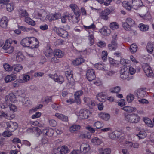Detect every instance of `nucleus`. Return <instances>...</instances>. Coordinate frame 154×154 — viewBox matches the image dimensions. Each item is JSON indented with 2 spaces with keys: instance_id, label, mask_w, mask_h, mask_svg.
<instances>
[{
  "instance_id": "f257e3e1",
  "label": "nucleus",
  "mask_w": 154,
  "mask_h": 154,
  "mask_svg": "<svg viewBox=\"0 0 154 154\" xmlns=\"http://www.w3.org/2000/svg\"><path fill=\"white\" fill-rule=\"evenodd\" d=\"M39 44L37 39L33 37L26 38L21 42V44L23 46L32 48H38L39 46Z\"/></svg>"
},
{
  "instance_id": "f03ea898",
  "label": "nucleus",
  "mask_w": 154,
  "mask_h": 154,
  "mask_svg": "<svg viewBox=\"0 0 154 154\" xmlns=\"http://www.w3.org/2000/svg\"><path fill=\"white\" fill-rule=\"evenodd\" d=\"M125 120L127 122L131 124H137L140 121V116L137 113L125 114L124 117Z\"/></svg>"
},
{
  "instance_id": "7ed1b4c3",
  "label": "nucleus",
  "mask_w": 154,
  "mask_h": 154,
  "mask_svg": "<svg viewBox=\"0 0 154 154\" xmlns=\"http://www.w3.org/2000/svg\"><path fill=\"white\" fill-rule=\"evenodd\" d=\"M134 23L135 22L134 20L130 17H128L126 19L125 22L122 23V26L125 30L130 31Z\"/></svg>"
},
{
  "instance_id": "20e7f679",
  "label": "nucleus",
  "mask_w": 154,
  "mask_h": 154,
  "mask_svg": "<svg viewBox=\"0 0 154 154\" xmlns=\"http://www.w3.org/2000/svg\"><path fill=\"white\" fill-rule=\"evenodd\" d=\"M146 90V88H139L135 91L134 94L138 98L144 97L147 96Z\"/></svg>"
},
{
  "instance_id": "39448f33",
  "label": "nucleus",
  "mask_w": 154,
  "mask_h": 154,
  "mask_svg": "<svg viewBox=\"0 0 154 154\" xmlns=\"http://www.w3.org/2000/svg\"><path fill=\"white\" fill-rule=\"evenodd\" d=\"M143 70L146 75L149 77H152L154 75L152 70L150 66L147 64H144L143 66Z\"/></svg>"
},
{
  "instance_id": "423d86ee",
  "label": "nucleus",
  "mask_w": 154,
  "mask_h": 154,
  "mask_svg": "<svg viewBox=\"0 0 154 154\" xmlns=\"http://www.w3.org/2000/svg\"><path fill=\"white\" fill-rule=\"evenodd\" d=\"M91 114L89 111L86 109H81L79 112V117L81 119H87Z\"/></svg>"
},
{
  "instance_id": "0eeeda50",
  "label": "nucleus",
  "mask_w": 154,
  "mask_h": 154,
  "mask_svg": "<svg viewBox=\"0 0 154 154\" xmlns=\"http://www.w3.org/2000/svg\"><path fill=\"white\" fill-rule=\"evenodd\" d=\"M6 104H10L11 103H14L16 100L15 95L13 93H10L5 97Z\"/></svg>"
},
{
  "instance_id": "6e6552de",
  "label": "nucleus",
  "mask_w": 154,
  "mask_h": 154,
  "mask_svg": "<svg viewBox=\"0 0 154 154\" xmlns=\"http://www.w3.org/2000/svg\"><path fill=\"white\" fill-rule=\"evenodd\" d=\"M48 76L50 78L53 79L55 82L60 84H62L64 82V78L61 76H58L56 74H55L54 75L50 74L48 75Z\"/></svg>"
},
{
  "instance_id": "1a4fd4ad",
  "label": "nucleus",
  "mask_w": 154,
  "mask_h": 154,
  "mask_svg": "<svg viewBox=\"0 0 154 154\" xmlns=\"http://www.w3.org/2000/svg\"><path fill=\"white\" fill-rule=\"evenodd\" d=\"M86 76L89 81H91L95 78V71L91 69H88L86 72Z\"/></svg>"
},
{
  "instance_id": "9d476101",
  "label": "nucleus",
  "mask_w": 154,
  "mask_h": 154,
  "mask_svg": "<svg viewBox=\"0 0 154 154\" xmlns=\"http://www.w3.org/2000/svg\"><path fill=\"white\" fill-rule=\"evenodd\" d=\"M132 8L137 10L140 7L143 6L141 0H132L131 1Z\"/></svg>"
},
{
  "instance_id": "9b49d317",
  "label": "nucleus",
  "mask_w": 154,
  "mask_h": 154,
  "mask_svg": "<svg viewBox=\"0 0 154 154\" xmlns=\"http://www.w3.org/2000/svg\"><path fill=\"white\" fill-rule=\"evenodd\" d=\"M6 129L13 132L17 128L18 125L16 122L10 121L6 123Z\"/></svg>"
},
{
  "instance_id": "f8f14e48",
  "label": "nucleus",
  "mask_w": 154,
  "mask_h": 154,
  "mask_svg": "<svg viewBox=\"0 0 154 154\" xmlns=\"http://www.w3.org/2000/svg\"><path fill=\"white\" fill-rule=\"evenodd\" d=\"M110 13L111 11L110 9H105L102 11L100 13V17L101 19L106 20L109 18L108 15L110 14Z\"/></svg>"
},
{
  "instance_id": "ddd939ff",
  "label": "nucleus",
  "mask_w": 154,
  "mask_h": 154,
  "mask_svg": "<svg viewBox=\"0 0 154 154\" xmlns=\"http://www.w3.org/2000/svg\"><path fill=\"white\" fill-rule=\"evenodd\" d=\"M60 17H61V14H49L47 15L45 19L46 20L51 21L52 20H55L60 18Z\"/></svg>"
},
{
  "instance_id": "4468645a",
  "label": "nucleus",
  "mask_w": 154,
  "mask_h": 154,
  "mask_svg": "<svg viewBox=\"0 0 154 154\" xmlns=\"http://www.w3.org/2000/svg\"><path fill=\"white\" fill-rule=\"evenodd\" d=\"M56 31L57 34L63 38L67 37L68 34L67 32L61 28H56Z\"/></svg>"
},
{
  "instance_id": "2eb2a0df",
  "label": "nucleus",
  "mask_w": 154,
  "mask_h": 154,
  "mask_svg": "<svg viewBox=\"0 0 154 154\" xmlns=\"http://www.w3.org/2000/svg\"><path fill=\"white\" fill-rule=\"evenodd\" d=\"M90 149V147L88 144L84 143H82L80 146V151L83 153H86Z\"/></svg>"
},
{
  "instance_id": "dca6fc26",
  "label": "nucleus",
  "mask_w": 154,
  "mask_h": 154,
  "mask_svg": "<svg viewBox=\"0 0 154 154\" xmlns=\"http://www.w3.org/2000/svg\"><path fill=\"white\" fill-rule=\"evenodd\" d=\"M45 11L43 9L41 10L40 12L35 11L33 14V17L35 18H41V17L43 18L46 14Z\"/></svg>"
},
{
  "instance_id": "f3484780",
  "label": "nucleus",
  "mask_w": 154,
  "mask_h": 154,
  "mask_svg": "<svg viewBox=\"0 0 154 154\" xmlns=\"http://www.w3.org/2000/svg\"><path fill=\"white\" fill-rule=\"evenodd\" d=\"M129 72L126 68L122 69L120 72V77L123 79H127L128 76Z\"/></svg>"
},
{
  "instance_id": "a211bd4d",
  "label": "nucleus",
  "mask_w": 154,
  "mask_h": 154,
  "mask_svg": "<svg viewBox=\"0 0 154 154\" xmlns=\"http://www.w3.org/2000/svg\"><path fill=\"white\" fill-rule=\"evenodd\" d=\"M116 35L115 38H116ZM108 46L109 49L110 51H115L116 50L117 48V44L115 38L112 40L111 43L109 44Z\"/></svg>"
},
{
  "instance_id": "6ab92c4d",
  "label": "nucleus",
  "mask_w": 154,
  "mask_h": 154,
  "mask_svg": "<svg viewBox=\"0 0 154 154\" xmlns=\"http://www.w3.org/2000/svg\"><path fill=\"white\" fill-rule=\"evenodd\" d=\"M82 94L83 92L81 90L77 91L74 94L75 101L77 104H80L81 103L80 97Z\"/></svg>"
},
{
  "instance_id": "aec40b11",
  "label": "nucleus",
  "mask_w": 154,
  "mask_h": 154,
  "mask_svg": "<svg viewBox=\"0 0 154 154\" xmlns=\"http://www.w3.org/2000/svg\"><path fill=\"white\" fill-rule=\"evenodd\" d=\"M16 56V61L17 62H20L22 61L24 59V56L21 52L18 51L15 52Z\"/></svg>"
},
{
  "instance_id": "412c9836",
  "label": "nucleus",
  "mask_w": 154,
  "mask_h": 154,
  "mask_svg": "<svg viewBox=\"0 0 154 154\" xmlns=\"http://www.w3.org/2000/svg\"><path fill=\"white\" fill-rule=\"evenodd\" d=\"M8 24V20L6 17H3L0 20V26L2 28H6Z\"/></svg>"
},
{
  "instance_id": "4be33fe9",
  "label": "nucleus",
  "mask_w": 154,
  "mask_h": 154,
  "mask_svg": "<svg viewBox=\"0 0 154 154\" xmlns=\"http://www.w3.org/2000/svg\"><path fill=\"white\" fill-rule=\"evenodd\" d=\"M44 52L46 56L48 57L52 56L53 54V51L49 46L47 47L44 49Z\"/></svg>"
},
{
  "instance_id": "5701e85b",
  "label": "nucleus",
  "mask_w": 154,
  "mask_h": 154,
  "mask_svg": "<svg viewBox=\"0 0 154 154\" xmlns=\"http://www.w3.org/2000/svg\"><path fill=\"white\" fill-rule=\"evenodd\" d=\"M17 78L16 76L13 74L7 75L5 78V81L6 83H8L15 80Z\"/></svg>"
},
{
  "instance_id": "b1692460",
  "label": "nucleus",
  "mask_w": 154,
  "mask_h": 154,
  "mask_svg": "<svg viewBox=\"0 0 154 154\" xmlns=\"http://www.w3.org/2000/svg\"><path fill=\"white\" fill-rule=\"evenodd\" d=\"M69 7L73 11L74 14H76L78 16L79 15L80 12L79 9L76 5L75 4H72L70 5Z\"/></svg>"
},
{
  "instance_id": "393cba45",
  "label": "nucleus",
  "mask_w": 154,
  "mask_h": 154,
  "mask_svg": "<svg viewBox=\"0 0 154 154\" xmlns=\"http://www.w3.org/2000/svg\"><path fill=\"white\" fill-rule=\"evenodd\" d=\"M122 109L128 113H132L136 111V107L131 106H125L122 108Z\"/></svg>"
},
{
  "instance_id": "a878e982",
  "label": "nucleus",
  "mask_w": 154,
  "mask_h": 154,
  "mask_svg": "<svg viewBox=\"0 0 154 154\" xmlns=\"http://www.w3.org/2000/svg\"><path fill=\"white\" fill-rule=\"evenodd\" d=\"M37 48H30V49L28 52L26 53V56L30 57H34L36 55V51Z\"/></svg>"
},
{
  "instance_id": "bb28decb",
  "label": "nucleus",
  "mask_w": 154,
  "mask_h": 154,
  "mask_svg": "<svg viewBox=\"0 0 154 154\" xmlns=\"http://www.w3.org/2000/svg\"><path fill=\"white\" fill-rule=\"evenodd\" d=\"M2 117H4L8 119L11 120L14 117V115L13 112H12V114L10 115V114H5L4 112H2L1 114L0 115V118H2Z\"/></svg>"
},
{
  "instance_id": "cd10ccee",
  "label": "nucleus",
  "mask_w": 154,
  "mask_h": 154,
  "mask_svg": "<svg viewBox=\"0 0 154 154\" xmlns=\"http://www.w3.org/2000/svg\"><path fill=\"white\" fill-rule=\"evenodd\" d=\"M75 16H72L69 15V20H71L73 23H77L79 20V16L80 13H79V15H77L76 14H75Z\"/></svg>"
},
{
  "instance_id": "c85d7f7f",
  "label": "nucleus",
  "mask_w": 154,
  "mask_h": 154,
  "mask_svg": "<svg viewBox=\"0 0 154 154\" xmlns=\"http://www.w3.org/2000/svg\"><path fill=\"white\" fill-rule=\"evenodd\" d=\"M84 61V60L82 58L78 57L73 60L72 63L74 66L79 65Z\"/></svg>"
},
{
  "instance_id": "c756f323",
  "label": "nucleus",
  "mask_w": 154,
  "mask_h": 154,
  "mask_svg": "<svg viewBox=\"0 0 154 154\" xmlns=\"http://www.w3.org/2000/svg\"><path fill=\"white\" fill-rule=\"evenodd\" d=\"M55 116L62 121L66 122L68 120L67 117L62 114L57 113L55 114Z\"/></svg>"
},
{
  "instance_id": "7c9ffc66",
  "label": "nucleus",
  "mask_w": 154,
  "mask_h": 154,
  "mask_svg": "<svg viewBox=\"0 0 154 154\" xmlns=\"http://www.w3.org/2000/svg\"><path fill=\"white\" fill-rule=\"evenodd\" d=\"M100 118L105 121H108L110 118V115L108 113L104 112H100L99 114Z\"/></svg>"
},
{
  "instance_id": "2f4dec72",
  "label": "nucleus",
  "mask_w": 154,
  "mask_h": 154,
  "mask_svg": "<svg viewBox=\"0 0 154 154\" xmlns=\"http://www.w3.org/2000/svg\"><path fill=\"white\" fill-rule=\"evenodd\" d=\"M19 100L22 101L23 105L25 106H29L31 104L30 101L28 97H25L22 99H19Z\"/></svg>"
},
{
  "instance_id": "473e14b6",
  "label": "nucleus",
  "mask_w": 154,
  "mask_h": 154,
  "mask_svg": "<svg viewBox=\"0 0 154 154\" xmlns=\"http://www.w3.org/2000/svg\"><path fill=\"white\" fill-rule=\"evenodd\" d=\"M100 32L103 35L108 36L110 34L111 32L109 29L106 27H103L101 29Z\"/></svg>"
},
{
  "instance_id": "72a5a7b5",
  "label": "nucleus",
  "mask_w": 154,
  "mask_h": 154,
  "mask_svg": "<svg viewBox=\"0 0 154 154\" xmlns=\"http://www.w3.org/2000/svg\"><path fill=\"white\" fill-rule=\"evenodd\" d=\"M120 134V132L118 131H115L110 133L109 137L111 139H114L118 137Z\"/></svg>"
},
{
  "instance_id": "f704fd0d",
  "label": "nucleus",
  "mask_w": 154,
  "mask_h": 154,
  "mask_svg": "<svg viewBox=\"0 0 154 154\" xmlns=\"http://www.w3.org/2000/svg\"><path fill=\"white\" fill-rule=\"evenodd\" d=\"M22 69L23 67L20 64H16L12 66V70L13 69L16 73L19 72Z\"/></svg>"
},
{
  "instance_id": "c9c22d12",
  "label": "nucleus",
  "mask_w": 154,
  "mask_h": 154,
  "mask_svg": "<svg viewBox=\"0 0 154 154\" xmlns=\"http://www.w3.org/2000/svg\"><path fill=\"white\" fill-rule=\"evenodd\" d=\"M88 33L89 35L88 36V38L89 40V43L90 45H92L94 42L93 32L92 31L89 30L88 31Z\"/></svg>"
},
{
  "instance_id": "e433bc0d",
  "label": "nucleus",
  "mask_w": 154,
  "mask_h": 154,
  "mask_svg": "<svg viewBox=\"0 0 154 154\" xmlns=\"http://www.w3.org/2000/svg\"><path fill=\"white\" fill-rule=\"evenodd\" d=\"M143 121L149 127H152L153 126V123L151 120L148 118L145 117L143 118Z\"/></svg>"
},
{
  "instance_id": "4c0bfd02",
  "label": "nucleus",
  "mask_w": 154,
  "mask_h": 154,
  "mask_svg": "<svg viewBox=\"0 0 154 154\" xmlns=\"http://www.w3.org/2000/svg\"><path fill=\"white\" fill-rule=\"evenodd\" d=\"M54 55L58 58H61L64 55V53L59 49L55 50L54 51Z\"/></svg>"
},
{
  "instance_id": "58836bf2",
  "label": "nucleus",
  "mask_w": 154,
  "mask_h": 154,
  "mask_svg": "<svg viewBox=\"0 0 154 154\" xmlns=\"http://www.w3.org/2000/svg\"><path fill=\"white\" fill-rule=\"evenodd\" d=\"M138 27L140 31L143 32L147 31L149 29V26L148 25L143 23L139 24Z\"/></svg>"
},
{
  "instance_id": "ea45409f",
  "label": "nucleus",
  "mask_w": 154,
  "mask_h": 154,
  "mask_svg": "<svg viewBox=\"0 0 154 154\" xmlns=\"http://www.w3.org/2000/svg\"><path fill=\"white\" fill-rule=\"evenodd\" d=\"M54 132V130L51 128H50L47 131L46 130H44L43 133L45 135L48 136H51L53 134Z\"/></svg>"
},
{
  "instance_id": "a19ab883",
  "label": "nucleus",
  "mask_w": 154,
  "mask_h": 154,
  "mask_svg": "<svg viewBox=\"0 0 154 154\" xmlns=\"http://www.w3.org/2000/svg\"><path fill=\"white\" fill-rule=\"evenodd\" d=\"M25 21L32 26H34L35 25V22L29 17H26L25 19Z\"/></svg>"
},
{
  "instance_id": "79ce46f5",
  "label": "nucleus",
  "mask_w": 154,
  "mask_h": 154,
  "mask_svg": "<svg viewBox=\"0 0 154 154\" xmlns=\"http://www.w3.org/2000/svg\"><path fill=\"white\" fill-rule=\"evenodd\" d=\"M153 45L152 43L149 42L146 46L147 51L149 53H152L153 50Z\"/></svg>"
},
{
  "instance_id": "37998d69",
  "label": "nucleus",
  "mask_w": 154,
  "mask_h": 154,
  "mask_svg": "<svg viewBox=\"0 0 154 154\" xmlns=\"http://www.w3.org/2000/svg\"><path fill=\"white\" fill-rule=\"evenodd\" d=\"M136 136L139 139H143L145 138L146 136V132L144 131H140Z\"/></svg>"
},
{
  "instance_id": "c03bdc74",
  "label": "nucleus",
  "mask_w": 154,
  "mask_h": 154,
  "mask_svg": "<svg viewBox=\"0 0 154 154\" xmlns=\"http://www.w3.org/2000/svg\"><path fill=\"white\" fill-rule=\"evenodd\" d=\"M91 134L87 132H85L80 135V137L82 138H87L90 139L91 137Z\"/></svg>"
},
{
  "instance_id": "a18cd8bd",
  "label": "nucleus",
  "mask_w": 154,
  "mask_h": 154,
  "mask_svg": "<svg viewBox=\"0 0 154 154\" xmlns=\"http://www.w3.org/2000/svg\"><path fill=\"white\" fill-rule=\"evenodd\" d=\"M122 5L123 6L128 10H130L132 8V4L131 5L129 2L125 1L122 3Z\"/></svg>"
},
{
  "instance_id": "49530a36",
  "label": "nucleus",
  "mask_w": 154,
  "mask_h": 154,
  "mask_svg": "<svg viewBox=\"0 0 154 154\" xmlns=\"http://www.w3.org/2000/svg\"><path fill=\"white\" fill-rule=\"evenodd\" d=\"M61 150V154H66L69 151V149L68 147L66 146H63L60 147Z\"/></svg>"
},
{
  "instance_id": "de8ad7c7",
  "label": "nucleus",
  "mask_w": 154,
  "mask_h": 154,
  "mask_svg": "<svg viewBox=\"0 0 154 154\" xmlns=\"http://www.w3.org/2000/svg\"><path fill=\"white\" fill-rule=\"evenodd\" d=\"M100 152H102L103 154H110L111 152V150L109 148L106 149L101 148L99 149Z\"/></svg>"
},
{
  "instance_id": "09e8293b",
  "label": "nucleus",
  "mask_w": 154,
  "mask_h": 154,
  "mask_svg": "<svg viewBox=\"0 0 154 154\" xmlns=\"http://www.w3.org/2000/svg\"><path fill=\"white\" fill-rule=\"evenodd\" d=\"M91 142L95 144L100 145L102 143V141L97 137H95L91 140Z\"/></svg>"
},
{
  "instance_id": "8fccbe9b",
  "label": "nucleus",
  "mask_w": 154,
  "mask_h": 154,
  "mask_svg": "<svg viewBox=\"0 0 154 154\" xmlns=\"http://www.w3.org/2000/svg\"><path fill=\"white\" fill-rule=\"evenodd\" d=\"M81 126L79 125H74L71 126L70 128V131L72 133L79 130Z\"/></svg>"
},
{
  "instance_id": "3c124183",
  "label": "nucleus",
  "mask_w": 154,
  "mask_h": 154,
  "mask_svg": "<svg viewBox=\"0 0 154 154\" xmlns=\"http://www.w3.org/2000/svg\"><path fill=\"white\" fill-rule=\"evenodd\" d=\"M17 94L19 97L20 98V99H22L25 97V91L23 90H20L17 91Z\"/></svg>"
},
{
  "instance_id": "603ef678",
  "label": "nucleus",
  "mask_w": 154,
  "mask_h": 154,
  "mask_svg": "<svg viewBox=\"0 0 154 154\" xmlns=\"http://www.w3.org/2000/svg\"><path fill=\"white\" fill-rule=\"evenodd\" d=\"M121 89V88L119 86H116L111 88L109 89L110 91L112 93H118Z\"/></svg>"
},
{
  "instance_id": "864d4df0",
  "label": "nucleus",
  "mask_w": 154,
  "mask_h": 154,
  "mask_svg": "<svg viewBox=\"0 0 154 154\" xmlns=\"http://www.w3.org/2000/svg\"><path fill=\"white\" fill-rule=\"evenodd\" d=\"M137 48V46L135 44H132L131 45L130 50L132 53H134L136 52Z\"/></svg>"
},
{
  "instance_id": "5fc2aeb1",
  "label": "nucleus",
  "mask_w": 154,
  "mask_h": 154,
  "mask_svg": "<svg viewBox=\"0 0 154 154\" xmlns=\"http://www.w3.org/2000/svg\"><path fill=\"white\" fill-rule=\"evenodd\" d=\"M105 96V94L102 92L99 93L97 95V99L100 101H103L104 100Z\"/></svg>"
},
{
  "instance_id": "6e6d98bb",
  "label": "nucleus",
  "mask_w": 154,
  "mask_h": 154,
  "mask_svg": "<svg viewBox=\"0 0 154 154\" xmlns=\"http://www.w3.org/2000/svg\"><path fill=\"white\" fill-rule=\"evenodd\" d=\"M69 15L67 14H64L62 16H61L60 18L61 19V22L63 23H65L67 20V18L69 20Z\"/></svg>"
},
{
  "instance_id": "4d7b16f0",
  "label": "nucleus",
  "mask_w": 154,
  "mask_h": 154,
  "mask_svg": "<svg viewBox=\"0 0 154 154\" xmlns=\"http://www.w3.org/2000/svg\"><path fill=\"white\" fill-rule=\"evenodd\" d=\"M19 14L21 16L25 17V18L28 16L29 14L26 11L24 10H20L19 11Z\"/></svg>"
},
{
  "instance_id": "13d9d810",
  "label": "nucleus",
  "mask_w": 154,
  "mask_h": 154,
  "mask_svg": "<svg viewBox=\"0 0 154 154\" xmlns=\"http://www.w3.org/2000/svg\"><path fill=\"white\" fill-rule=\"evenodd\" d=\"M41 142L42 145H45L48 143V138L45 136H44L41 140Z\"/></svg>"
},
{
  "instance_id": "bf43d9fd",
  "label": "nucleus",
  "mask_w": 154,
  "mask_h": 154,
  "mask_svg": "<svg viewBox=\"0 0 154 154\" xmlns=\"http://www.w3.org/2000/svg\"><path fill=\"white\" fill-rule=\"evenodd\" d=\"M110 28L112 29H115L119 28V25L116 22H113L111 23L110 25Z\"/></svg>"
},
{
  "instance_id": "052dcab7",
  "label": "nucleus",
  "mask_w": 154,
  "mask_h": 154,
  "mask_svg": "<svg viewBox=\"0 0 154 154\" xmlns=\"http://www.w3.org/2000/svg\"><path fill=\"white\" fill-rule=\"evenodd\" d=\"M3 66L6 71H11L12 70V67L8 63H6L4 64Z\"/></svg>"
},
{
  "instance_id": "680f3d73",
  "label": "nucleus",
  "mask_w": 154,
  "mask_h": 154,
  "mask_svg": "<svg viewBox=\"0 0 154 154\" xmlns=\"http://www.w3.org/2000/svg\"><path fill=\"white\" fill-rule=\"evenodd\" d=\"M6 4L7 5L6 8L8 11L11 12L14 9L13 3H8Z\"/></svg>"
},
{
  "instance_id": "e2e57ef3",
  "label": "nucleus",
  "mask_w": 154,
  "mask_h": 154,
  "mask_svg": "<svg viewBox=\"0 0 154 154\" xmlns=\"http://www.w3.org/2000/svg\"><path fill=\"white\" fill-rule=\"evenodd\" d=\"M95 67L98 69H101L103 70H106L104 65L101 63H98L96 64L95 65Z\"/></svg>"
},
{
  "instance_id": "0e129e2a",
  "label": "nucleus",
  "mask_w": 154,
  "mask_h": 154,
  "mask_svg": "<svg viewBox=\"0 0 154 154\" xmlns=\"http://www.w3.org/2000/svg\"><path fill=\"white\" fill-rule=\"evenodd\" d=\"M12 132L10 130L6 129V130L3 133V135L5 137H10L12 135Z\"/></svg>"
},
{
  "instance_id": "69168bd1",
  "label": "nucleus",
  "mask_w": 154,
  "mask_h": 154,
  "mask_svg": "<svg viewBox=\"0 0 154 154\" xmlns=\"http://www.w3.org/2000/svg\"><path fill=\"white\" fill-rule=\"evenodd\" d=\"M21 83H23V82L22 79H18L14 82L13 84V85L14 87H18Z\"/></svg>"
},
{
  "instance_id": "338daca9",
  "label": "nucleus",
  "mask_w": 154,
  "mask_h": 154,
  "mask_svg": "<svg viewBox=\"0 0 154 154\" xmlns=\"http://www.w3.org/2000/svg\"><path fill=\"white\" fill-rule=\"evenodd\" d=\"M134 95L131 94H129L127 96V100L128 103L131 102L134 100Z\"/></svg>"
},
{
  "instance_id": "774afa93",
  "label": "nucleus",
  "mask_w": 154,
  "mask_h": 154,
  "mask_svg": "<svg viewBox=\"0 0 154 154\" xmlns=\"http://www.w3.org/2000/svg\"><path fill=\"white\" fill-rule=\"evenodd\" d=\"M84 27L86 30L92 29L94 30V29L95 28L96 26L95 25L94 23H93L89 26H84Z\"/></svg>"
}]
</instances>
